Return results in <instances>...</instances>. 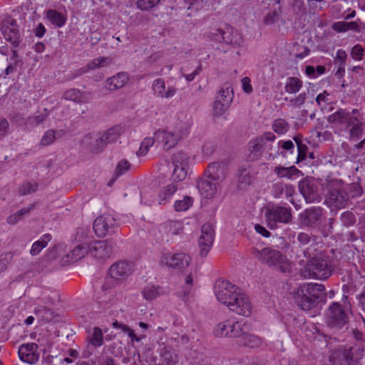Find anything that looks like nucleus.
I'll return each mask as SVG.
<instances>
[{"label": "nucleus", "mask_w": 365, "mask_h": 365, "mask_svg": "<svg viewBox=\"0 0 365 365\" xmlns=\"http://www.w3.org/2000/svg\"><path fill=\"white\" fill-rule=\"evenodd\" d=\"M230 97V106L231 105L233 99V92L227 88H222L217 93L215 100H220V103L225 102V100Z\"/></svg>", "instance_id": "680f3d73"}, {"label": "nucleus", "mask_w": 365, "mask_h": 365, "mask_svg": "<svg viewBox=\"0 0 365 365\" xmlns=\"http://www.w3.org/2000/svg\"><path fill=\"white\" fill-rule=\"evenodd\" d=\"M122 331L124 333L127 334V335L130 339V341L133 343V342H139L142 339H145V337H146L145 334H140L139 336H138L135 333V331L133 329H130L129 327H128L126 325H122Z\"/></svg>", "instance_id": "4d7b16f0"}, {"label": "nucleus", "mask_w": 365, "mask_h": 365, "mask_svg": "<svg viewBox=\"0 0 365 365\" xmlns=\"http://www.w3.org/2000/svg\"><path fill=\"white\" fill-rule=\"evenodd\" d=\"M217 299L222 304H227L232 301V296L240 290L239 287L227 280H218L214 287Z\"/></svg>", "instance_id": "9d476101"}, {"label": "nucleus", "mask_w": 365, "mask_h": 365, "mask_svg": "<svg viewBox=\"0 0 365 365\" xmlns=\"http://www.w3.org/2000/svg\"><path fill=\"white\" fill-rule=\"evenodd\" d=\"M197 187L202 197L212 199L217 195L220 189V185L218 182L207 178L199 180L197 184Z\"/></svg>", "instance_id": "412c9836"}, {"label": "nucleus", "mask_w": 365, "mask_h": 365, "mask_svg": "<svg viewBox=\"0 0 365 365\" xmlns=\"http://www.w3.org/2000/svg\"><path fill=\"white\" fill-rule=\"evenodd\" d=\"M152 91L156 98H171L177 93V88L173 86L166 87L165 81L162 78L155 79L152 83Z\"/></svg>", "instance_id": "aec40b11"}, {"label": "nucleus", "mask_w": 365, "mask_h": 365, "mask_svg": "<svg viewBox=\"0 0 365 365\" xmlns=\"http://www.w3.org/2000/svg\"><path fill=\"white\" fill-rule=\"evenodd\" d=\"M215 232L212 226L210 224H204L201 230V235L199 238V247L200 255L205 257L209 252L213 241Z\"/></svg>", "instance_id": "dca6fc26"}, {"label": "nucleus", "mask_w": 365, "mask_h": 365, "mask_svg": "<svg viewBox=\"0 0 365 365\" xmlns=\"http://www.w3.org/2000/svg\"><path fill=\"white\" fill-rule=\"evenodd\" d=\"M225 29H211L207 34V36L211 40L222 43V36L224 35Z\"/></svg>", "instance_id": "bf43d9fd"}, {"label": "nucleus", "mask_w": 365, "mask_h": 365, "mask_svg": "<svg viewBox=\"0 0 365 365\" xmlns=\"http://www.w3.org/2000/svg\"><path fill=\"white\" fill-rule=\"evenodd\" d=\"M294 187L293 185L282 182L275 183L272 189V195L274 198L282 197L289 198L294 195Z\"/></svg>", "instance_id": "f704fd0d"}, {"label": "nucleus", "mask_w": 365, "mask_h": 365, "mask_svg": "<svg viewBox=\"0 0 365 365\" xmlns=\"http://www.w3.org/2000/svg\"><path fill=\"white\" fill-rule=\"evenodd\" d=\"M130 164L126 160H122L118 162L116 165V168L115 170V175L116 177H119L123 175L125 173L128 171L130 169Z\"/></svg>", "instance_id": "052dcab7"}, {"label": "nucleus", "mask_w": 365, "mask_h": 365, "mask_svg": "<svg viewBox=\"0 0 365 365\" xmlns=\"http://www.w3.org/2000/svg\"><path fill=\"white\" fill-rule=\"evenodd\" d=\"M227 307L230 311L244 317L250 316L252 312V304L249 297L240 289L232 296V301Z\"/></svg>", "instance_id": "0eeeda50"}, {"label": "nucleus", "mask_w": 365, "mask_h": 365, "mask_svg": "<svg viewBox=\"0 0 365 365\" xmlns=\"http://www.w3.org/2000/svg\"><path fill=\"white\" fill-rule=\"evenodd\" d=\"M364 48L361 45H355L351 50V57L356 61H360L362 59L364 56Z\"/></svg>", "instance_id": "774afa93"}, {"label": "nucleus", "mask_w": 365, "mask_h": 365, "mask_svg": "<svg viewBox=\"0 0 365 365\" xmlns=\"http://www.w3.org/2000/svg\"><path fill=\"white\" fill-rule=\"evenodd\" d=\"M143 299L146 301H152L160 296L166 294L164 287L153 283H148L141 290Z\"/></svg>", "instance_id": "c756f323"}, {"label": "nucleus", "mask_w": 365, "mask_h": 365, "mask_svg": "<svg viewBox=\"0 0 365 365\" xmlns=\"http://www.w3.org/2000/svg\"><path fill=\"white\" fill-rule=\"evenodd\" d=\"M274 173L279 178H287L288 179H292L298 176L299 170L295 166H291L289 168L277 166L274 169Z\"/></svg>", "instance_id": "ea45409f"}, {"label": "nucleus", "mask_w": 365, "mask_h": 365, "mask_svg": "<svg viewBox=\"0 0 365 365\" xmlns=\"http://www.w3.org/2000/svg\"><path fill=\"white\" fill-rule=\"evenodd\" d=\"M113 63V58L108 56H99L90 61L85 67L78 70V74H84L91 70H95L109 66Z\"/></svg>", "instance_id": "cd10ccee"}, {"label": "nucleus", "mask_w": 365, "mask_h": 365, "mask_svg": "<svg viewBox=\"0 0 365 365\" xmlns=\"http://www.w3.org/2000/svg\"><path fill=\"white\" fill-rule=\"evenodd\" d=\"M182 225L178 220H168L165 222L160 228L162 235L167 237V241L169 240L168 237L173 235H176L182 230Z\"/></svg>", "instance_id": "72a5a7b5"}, {"label": "nucleus", "mask_w": 365, "mask_h": 365, "mask_svg": "<svg viewBox=\"0 0 365 365\" xmlns=\"http://www.w3.org/2000/svg\"><path fill=\"white\" fill-rule=\"evenodd\" d=\"M220 100H215L212 107L213 114L216 116L222 115L230 107V97H228L225 102L220 103Z\"/></svg>", "instance_id": "09e8293b"}, {"label": "nucleus", "mask_w": 365, "mask_h": 365, "mask_svg": "<svg viewBox=\"0 0 365 365\" xmlns=\"http://www.w3.org/2000/svg\"><path fill=\"white\" fill-rule=\"evenodd\" d=\"M55 140V132L53 130H47L43 135L41 138V144L43 145H49Z\"/></svg>", "instance_id": "338daca9"}, {"label": "nucleus", "mask_w": 365, "mask_h": 365, "mask_svg": "<svg viewBox=\"0 0 365 365\" xmlns=\"http://www.w3.org/2000/svg\"><path fill=\"white\" fill-rule=\"evenodd\" d=\"M192 124V118L190 115L179 114L173 126L160 128L154 133L155 139L157 143L162 144L164 150H168L189 134Z\"/></svg>", "instance_id": "f257e3e1"}, {"label": "nucleus", "mask_w": 365, "mask_h": 365, "mask_svg": "<svg viewBox=\"0 0 365 365\" xmlns=\"http://www.w3.org/2000/svg\"><path fill=\"white\" fill-rule=\"evenodd\" d=\"M341 355L349 365L357 364L365 355L364 344H354L345 347L341 350Z\"/></svg>", "instance_id": "a211bd4d"}, {"label": "nucleus", "mask_w": 365, "mask_h": 365, "mask_svg": "<svg viewBox=\"0 0 365 365\" xmlns=\"http://www.w3.org/2000/svg\"><path fill=\"white\" fill-rule=\"evenodd\" d=\"M265 217L268 226L275 229L278 223L287 224L292 220V209L276 204H269L265 209Z\"/></svg>", "instance_id": "39448f33"}, {"label": "nucleus", "mask_w": 365, "mask_h": 365, "mask_svg": "<svg viewBox=\"0 0 365 365\" xmlns=\"http://www.w3.org/2000/svg\"><path fill=\"white\" fill-rule=\"evenodd\" d=\"M38 346L36 343L21 344L18 351L19 359L27 364H34L39 359Z\"/></svg>", "instance_id": "f3484780"}, {"label": "nucleus", "mask_w": 365, "mask_h": 365, "mask_svg": "<svg viewBox=\"0 0 365 365\" xmlns=\"http://www.w3.org/2000/svg\"><path fill=\"white\" fill-rule=\"evenodd\" d=\"M82 145L87 146L93 153H98L103 150L107 143L103 139L101 135L96 136L93 133L86 135L82 140Z\"/></svg>", "instance_id": "b1692460"}, {"label": "nucleus", "mask_w": 365, "mask_h": 365, "mask_svg": "<svg viewBox=\"0 0 365 365\" xmlns=\"http://www.w3.org/2000/svg\"><path fill=\"white\" fill-rule=\"evenodd\" d=\"M193 284V276L192 274H188L185 277V285L182 287V290L180 292L179 295L183 300H186L190 294Z\"/></svg>", "instance_id": "5fc2aeb1"}, {"label": "nucleus", "mask_w": 365, "mask_h": 365, "mask_svg": "<svg viewBox=\"0 0 365 365\" xmlns=\"http://www.w3.org/2000/svg\"><path fill=\"white\" fill-rule=\"evenodd\" d=\"M349 321L348 316L342 306L338 302H332L327 314V323L332 328H342Z\"/></svg>", "instance_id": "1a4fd4ad"}, {"label": "nucleus", "mask_w": 365, "mask_h": 365, "mask_svg": "<svg viewBox=\"0 0 365 365\" xmlns=\"http://www.w3.org/2000/svg\"><path fill=\"white\" fill-rule=\"evenodd\" d=\"M160 2V0H138V6L141 10H148Z\"/></svg>", "instance_id": "0e129e2a"}, {"label": "nucleus", "mask_w": 365, "mask_h": 365, "mask_svg": "<svg viewBox=\"0 0 365 365\" xmlns=\"http://www.w3.org/2000/svg\"><path fill=\"white\" fill-rule=\"evenodd\" d=\"M289 123L284 118H277L272 123V129L279 135L286 134L289 130Z\"/></svg>", "instance_id": "37998d69"}, {"label": "nucleus", "mask_w": 365, "mask_h": 365, "mask_svg": "<svg viewBox=\"0 0 365 365\" xmlns=\"http://www.w3.org/2000/svg\"><path fill=\"white\" fill-rule=\"evenodd\" d=\"M247 333H245L240 337L241 339V343L243 344L245 346L251 347V348H255L259 347L262 344V340L261 338H259L257 335L254 334H247Z\"/></svg>", "instance_id": "c03bdc74"}, {"label": "nucleus", "mask_w": 365, "mask_h": 365, "mask_svg": "<svg viewBox=\"0 0 365 365\" xmlns=\"http://www.w3.org/2000/svg\"><path fill=\"white\" fill-rule=\"evenodd\" d=\"M239 182L244 186H247L251 184L252 182V176L248 170L242 168L240 170L238 175Z\"/></svg>", "instance_id": "13d9d810"}, {"label": "nucleus", "mask_w": 365, "mask_h": 365, "mask_svg": "<svg viewBox=\"0 0 365 365\" xmlns=\"http://www.w3.org/2000/svg\"><path fill=\"white\" fill-rule=\"evenodd\" d=\"M322 214V209L321 207H313L302 212L300 217L304 225H313L321 221Z\"/></svg>", "instance_id": "bb28decb"}, {"label": "nucleus", "mask_w": 365, "mask_h": 365, "mask_svg": "<svg viewBox=\"0 0 365 365\" xmlns=\"http://www.w3.org/2000/svg\"><path fill=\"white\" fill-rule=\"evenodd\" d=\"M52 236L51 234H44L39 240L34 242L31 246L30 254L32 256H36L40 253V252L45 248L48 243L51 240Z\"/></svg>", "instance_id": "4c0bfd02"}, {"label": "nucleus", "mask_w": 365, "mask_h": 365, "mask_svg": "<svg viewBox=\"0 0 365 365\" xmlns=\"http://www.w3.org/2000/svg\"><path fill=\"white\" fill-rule=\"evenodd\" d=\"M328 122L348 128L350 127L353 120H356V118L351 116L350 113L344 109H339L328 117Z\"/></svg>", "instance_id": "4be33fe9"}, {"label": "nucleus", "mask_w": 365, "mask_h": 365, "mask_svg": "<svg viewBox=\"0 0 365 365\" xmlns=\"http://www.w3.org/2000/svg\"><path fill=\"white\" fill-rule=\"evenodd\" d=\"M327 199L331 205L337 207H344L347 203L346 197L339 188L329 190Z\"/></svg>", "instance_id": "c9c22d12"}, {"label": "nucleus", "mask_w": 365, "mask_h": 365, "mask_svg": "<svg viewBox=\"0 0 365 365\" xmlns=\"http://www.w3.org/2000/svg\"><path fill=\"white\" fill-rule=\"evenodd\" d=\"M155 141H156L155 139V136L153 138H145L141 142L140 146L138 150L136 152V155L139 157L145 156L149 151V149L153 145Z\"/></svg>", "instance_id": "3c124183"}, {"label": "nucleus", "mask_w": 365, "mask_h": 365, "mask_svg": "<svg viewBox=\"0 0 365 365\" xmlns=\"http://www.w3.org/2000/svg\"><path fill=\"white\" fill-rule=\"evenodd\" d=\"M88 252V247L86 244H81L73 248L67 255L68 262H76L83 258Z\"/></svg>", "instance_id": "79ce46f5"}, {"label": "nucleus", "mask_w": 365, "mask_h": 365, "mask_svg": "<svg viewBox=\"0 0 365 365\" xmlns=\"http://www.w3.org/2000/svg\"><path fill=\"white\" fill-rule=\"evenodd\" d=\"M44 18L56 28L63 27L67 21V14L66 11L61 12L56 9H50L44 12Z\"/></svg>", "instance_id": "393cba45"}, {"label": "nucleus", "mask_w": 365, "mask_h": 365, "mask_svg": "<svg viewBox=\"0 0 365 365\" xmlns=\"http://www.w3.org/2000/svg\"><path fill=\"white\" fill-rule=\"evenodd\" d=\"M227 172V165L222 162H216L208 165V178L213 181L220 182L225 179Z\"/></svg>", "instance_id": "a878e982"}, {"label": "nucleus", "mask_w": 365, "mask_h": 365, "mask_svg": "<svg viewBox=\"0 0 365 365\" xmlns=\"http://www.w3.org/2000/svg\"><path fill=\"white\" fill-rule=\"evenodd\" d=\"M299 189L307 202H314L320 200L317 185L314 181L301 180L299 183Z\"/></svg>", "instance_id": "6ab92c4d"}, {"label": "nucleus", "mask_w": 365, "mask_h": 365, "mask_svg": "<svg viewBox=\"0 0 365 365\" xmlns=\"http://www.w3.org/2000/svg\"><path fill=\"white\" fill-rule=\"evenodd\" d=\"M134 270L131 262L119 260L113 264L109 269V275L115 280L122 282L127 279Z\"/></svg>", "instance_id": "9b49d317"}, {"label": "nucleus", "mask_w": 365, "mask_h": 365, "mask_svg": "<svg viewBox=\"0 0 365 365\" xmlns=\"http://www.w3.org/2000/svg\"><path fill=\"white\" fill-rule=\"evenodd\" d=\"M188 158L184 153H175L173 157L174 170L172 178L175 181L183 180L187 175Z\"/></svg>", "instance_id": "f8f14e48"}, {"label": "nucleus", "mask_w": 365, "mask_h": 365, "mask_svg": "<svg viewBox=\"0 0 365 365\" xmlns=\"http://www.w3.org/2000/svg\"><path fill=\"white\" fill-rule=\"evenodd\" d=\"M190 261V257L185 253L164 251L160 255L159 263L171 268L183 269L188 266Z\"/></svg>", "instance_id": "6e6552de"}, {"label": "nucleus", "mask_w": 365, "mask_h": 365, "mask_svg": "<svg viewBox=\"0 0 365 365\" xmlns=\"http://www.w3.org/2000/svg\"><path fill=\"white\" fill-rule=\"evenodd\" d=\"M303 86V81L297 77H288L284 85V90L287 93L295 94L298 93Z\"/></svg>", "instance_id": "58836bf2"}, {"label": "nucleus", "mask_w": 365, "mask_h": 365, "mask_svg": "<svg viewBox=\"0 0 365 365\" xmlns=\"http://www.w3.org/2000/svg\"><path fill=\"white\" fill-rule=\"evenodd\" d=\"M350 126V138L356 140L359 139L362 135L364 125L356 119V120L352 121Z\"/></svg>", "instance_id": "864d4df0"}, {"label": "nucleus", "mask_w": 365, "mask_h": 365, "mask_svg": "<svg viewBox=\"0 0 365 365\" xmlns=\"http://www.w3.org/2000/svg\"><path fill=\"white\" fill-rule=\"evenodd\" d=\"M222 43L230 44L234 47H240L243 44V38L237 30L232 27H227L225 29Z\"/></svg>", "instance_id": "473e14b6"}, {"label": "nucleus", "mask_w": 365, "mask_h": 365, "mask_svg": "<svg viewBox=\"0 0 365 365\" xmlns=\"http://www.w3.org/2000/svg\"><path fill=\"white\" fill-rule=\"evenodd\" d=\"M325 288L317 283H303L293 292L295 303L303 310L309 311L314 307L316 299L323 293Z\"/></svg>", "instance_id": "f03ea898"}, {"label": "nucleus", "mask_w": 365, "mask_h": 365, "mask_svg": "<svg viewBox=\"0 0 365 365\" xmlns=\"http://www.w3.org/2000/svg\"><path fill=\"white\" fill-rule=\"evenodd\" d=\"M0 30L7 41L13 44L18 43L20 35L15 19L11 17L6 18L0 24Z\"/></svg>", "instance_id": "2eb2a0df"}, {"label": "nucleus", "mask_w": 365, "mask_h": 365, "mask_svg": "<svg viewBox=\"0 0 365 365\" xmlns=\"http://www.w3.org/2000/svg\"><path fill=\"white\" fill-rule=\"evenodd\" d=\"M34 313L38 317L46 322L51 320L53 314L52 310L48 307L43 305H38L35 308Z\"/></svg>", "instance_id": "49530a36"}, {"label": "nucleus", "mask_w": 365, "mask_h": 365, "mask_svg": "<svg viewBox=\"0 0 365 365\" xmlns=\"http://www.w3.org/2000/svg\"><path fill=\"white\" fill-rule=\"evenodd\" d=\"M193 203V199L189 196H185L182 200H175L174 202V209L177 212L187 210Z\"/></svg>", "instance_id": "de8ad7c7"}, {"label": "nucleus", "mask_w": 365, "mask_h": 365, "mask_svg": "<svg viewBox=\"0 0 365 365\" xmlns=\"http://www.w3.org/2000/svg\"><path fill=\"white\" fill-rule=\"evenodd\" d=\"M354 24L353 22L339 21L333 25V29L338 32H344L349 29H352Z\"/></svg>", "instance_id": "69168bd1"}, {"label": "nucleus", "mask_w": 365, "mask_h": 365, "mask_svg": "<svg viewBox=\"0 0 365 365\" xmlns=\"http://www.w3.org/2000/svg\"><path fill=\"white\" fill-rule=\"evenodd\" d=\"M123 131L124 127L118 125L108 129L106 132L102 133L101 135L108 144L116 141Z\"/></svg>", "instance_id": "a19ab883"}, {"label": "nucleus", "mask_w": 365, "mask_h": 365, "mask_svg": "<svg viewBox=\"0 0 365 365\" xmlns=\"http://www.w3.org/2000/svg\"><path fill=\"white\" fill-rule=\"evenodd\" d=\"M115 296V292L111 289L106 287V284H103L101 292L97 298L98 304L101 307H106L111 302Z\"/></svg>", "instance_id": "e433bc0d"}, {"label": "nucleus", "mask_w": 365, "mask_h": 365, "mask_svg": "<svg viewBox=\"0 0 365 365\" xmlns=\"http://www.w3.org/2000/svg\"><path fill=\"white\" fill-rule=\"evenodd\" d=\"M252 255L261 263L282 272H287L291 270V264L289 259L281 252L271 247H264L262 250L253 248Z\"/></svg>", "instance_id": "7ed1b4c3"}, {"label": "nucleus", "mask_w": 365, "mask_h": 365, "mask_svg": "<svg viewBox=\"0 0 365 365\" xmlns=\"http://www.w3.org/2000/svg\"><path fill=\"white\" fill-rule=\"evenodd\" d=\"M275 139V135L269 131L251 140L249 143V150L252 160L258 159L262 155V150L266 146L267 142H274Z\"/></svg>", "instance_id": "ddd939ff"}, {"label": "nucleus", "mask_w": 365, "mask_h": 365, "mask_svg": "<svg viewBox=\"0 0 365 365\" xmlns=\"http://www.w3.org/2000/svg\"><path fill=\"white\" fill-rule=\"evenodd\" d=\"M129 81V76L125 72H119L106 81V88L109 91H115L125 86Z\"/></svg>", "instance_id": "c85d7f7f"}, {"label": "nucleus", "mask_w": 365, "mask_h": 365, "mask_svg": "<svg viewBox=\"0 0 365 365\" xmlns=\"http://www.w3.org/2000/svg\"><path fill=\"white\" fill-rule=\"evenodd\" d=\"M329 94L326 91L317 95L316 102L322 110L326 108L327 106L329 104Z\"/></svg>", "instance_id": "e2e57ef3"}, {"label": "nucleus", "mask_w": 365, "mask_h": 365, "mask_svg": "<svg viewBox=\"0 0 365 365\" xmlns=\"http://www.w3.org/2000/svg\"><path fill=\"white\" fill-rule=\"evenodd\" d=\"M63 98L67 101L78 103H87L91 101V95L90 93L82 92L76 88H71L65 91Z\"/></svg>", "instance_id": "2f4dec72"}, {"label": "nucleus", "mask_w": 365, "mask_h": 365, "mask_svg": "<svg viewBox=\"0 0 365 365\" xmlns=\"http://www.w3.org/2000/svg\"><path fill=\"white\" fill-rule=\"evenodd\" d=\"M38 188V185L34 182H26L23 183L19 189V192L21 195H26L34 192Z\"/></svg>", "instance_id": "6e6d98bb"}, {"label": "nucleus", "mask_w": 365, "mask_h": 365, "mask_svg": "<svg viewBox=\"0 0 365 365\" xmlns=\"http://www.w3.org/2000/svg\"><path fill=\"white\" fill-rule=\"evenodd\" d=\"M115 225V218L111 215L105 214L94 220L93 230L97 236L103 237L112 232Z\"/></svg>", "instance_id": "4468645a"}, {"label": "nucleus", "mask_w": 365, "mask_h": 365, "mask_svg": "<svg viewBox=\"0 0 365 365\" xmlns=\"http://www.w3.org/2000/svg\"><path fill=\"white\" fill-rule=\"evenodd\" d=\"M90 343L96 347H98L103 344V335L102 330L99 327H94L92 334L89 336Z\"/></svg>", "instance_id": "8fccbe9b"}, {"label": "nucleus", "mask_w": 365, "mask_h": 365, "mask_svg": "<svg viewBox=\"0 0 365 365\" xmlns=\"http://www.w3.org/2000/svg\"><path fill=\"white\" fill-rule=\"evenodd\" d=\"M90 252L97 259H105L112 255L113 247L107 241H96L91 245Z\"/></svg>", "instance_id": "5701e85b"}, {"label": "nucleus", "mask_w": 365, "mask_h": 365, "mask_svg": "<svg viewBox=\"0 0 365 365\" xmlns=\"http://www.w3.org/2000/svg\"><path fill=\"white\" fill-rule=\"evenodd\" d=\"M307 96L305 92H302L299 95L288 98H285L284 101L288 102V106L292 108H300L305 103Z\"/></svg>", "instance_id": "a18cd8bd"}, {"label": "nucleus", "mask_w": 365, "mask_h": 365, "mask_svg": "<svg viewBox=\"0 0 365 365\" xmlns=\"http://www.w3.org/2000/svg\"><path fill=\"white\" fill-rule=\"evenodd\" d=\"M250 329L251 324L248 322L232 317L219 322L214 328L213 334L217 337H240Z\"/></svg>", "instance_id": "20e7f679"}, {"label": "nucleus", "mask_w": 365, "mask_h": 365, "mask_svg": "<svg viewBox=\"0 0 365 365\" xmlns=\"http://www.w3.org/2000/svg\"><path fill=\"white\" fill-rule=\"evenodd\" d=\"M161 356L163 365H177L178 363V355L166 349H164Z\"/></svg>", "instance_id": "603ef678"}, {"label": "nucleus", "mask_w": 365, "mask_h": 365, "mask_svg": "<svg viewBox=\"0 0 365 365\" xmlns=\"http://www.w3.org/2000/svg\"><path fill=\"white\" fill-rule=\"evenodd\" d=\"M331 272V269L327 260L318 257L312 259L303 269V274L305 277L319 279H327Z\"/></svg>", "instance_id": "423d86ee"}, {"label": "nucleus", "mask_w": 365, "mask_h": 365, "mask_svg": "<svg viewBox=\"0 0 365 365\" xmlns=\"http://www.w3.org/2000/svg\"><path fill=\"white\" fill-rule=\"evenodd\" d=\"M178 190V185L173 182L162 187L158 192L157 198L158 204L165 205L168 203Z\"/></svg>", "instance_id": "7c9ffc66"}]
</instances>
